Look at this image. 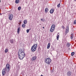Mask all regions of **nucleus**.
Masks as SVG:
<instances>
[{"label": "nucleus", "instance_id": "f257e3e1", "mask_svg": "<svg viewBox=\"0 0 76 76\" xmlns=\"http://www.w3.org/2000/svg\"><path fill=\"white\" fill-rule=\"evenodd\" d=\"M18 54L19 56V58L20 60H23V58L25 56V51L23 49L20 50L18 51Z\"/></svg>", "mask_w": 76, "mask_h": 76}, {"label": "nucleus", "instance_id": "f03ea898", "mask_svg": "<svg viewBox=\"0 0 76 76\" xmlns=\"http://www.w3.org/2000/svg\"><path fill=\"white\" fill-rule=\"evenodd\" d=\"M46 63L48 64V65H50V64L51 63V59L50 58H47L45 60Z\"/></svg>", "mask_w": 76, "mask_h": 76}, {"label": "nucleus", "instance_id": "7ed1b4c3", "mask_svg": "<svg viewBox=\"0 0 76 76\" xmlns=\"http://www.w3.org/2000/svg\"><path fill=\"white\" fill-rule=\"evenodd\" d=\"M54 28H55V25L53 24L52 25L51 28L50 29V31L52 32H53L54 30Z\"/></svg>", "mask_w": 76, "mask_h": 76}, {"label": "nucleus", "instance_id": "20e7f679", "mask_svg": "<svg viewBox=\"0 0 76 76\" xmlns=\"http://www.w3.org/2000/svg\"><path fill=\"white\" fill-rule=\"evenodd\" d=\"M69 31V26H66V30L65 31V35H67V34Z\"/></svg>", "mask_w": 76, "mask_h": 76}, {"label": "nucleus", "instance_id": "39448f33", "mask_svg": "<svg viewBox=\"0 0 76 76\" xmlns=\"http://www.w3.org/2000/svg\"><path fill=\"white\" fill-rule=\"evenodd\" d=\"M8 18L10 20H12L13 18V15L12 14H10L8 15Z\"/></svg>", "mask_w": 76, "mask_h": 76}, {"label": "nucleus", "instance_id": "423d86ee", "mask_svg": "<svg viewBox=\"0 0 76 76\" xmlns=\"http://www.w3.org/2000/svg\"><path fill=\"white\" fill-rule=\"evenodd\" d=\"M37 57L36 56H34L31 58V60L32 61H34L37 59Z\"/></svg>", "mask_w": 76, "mask_h": 76}, {"label": "nucleus", "instance_id": "0eeeda50", "mask_svg": "<svg viewBox=\"0 0 76 76\" xmlns=\"http://www.w3.org/2000/svg\"><path fill=\"white\" fill-rule=\"evenodd\" d=\"M2 74L3 76L6 74V69L5 68H4L2 70Z\"/></svg>", "mask_w": 76, "mask_h": 76}, {"label": "nucleus", "instance_id": "6e6552de", "mask_svg": "<svg viewBox=\"0 0 76 76\" xmlns=\"http://www.w3.org/2000/svg\"><path fill=\"white\" fill-rule=\"evenodd\" d=\"M67 76H70L72 75V72L70 71H68L67 73Z\"/></svg>", "mask_w": 76, "mask_h": 76}, {"label": "nucleus", "instance_id": "1a4fd4ad", "mask_svg": "<svg viewBox=\"0 0 76 76\" xmlns=\"http://www.w3.org/2000/svg\"><path fill=\"white\" fill-rule=\"evenodd\" d=\"M36 50H37V49L35 48L34 47H33V46H32L31 48V50L32 51H35Z\"/></svg>", "mask_w": 76, "mask_h": 76}, {"label": "nucleus", "instance_id": "9d476101", "mask_svg": "<svg viewBox=\"0 0 76 76\" xmlns=\"http://www.w3.org/2000/svg\"><path fill=\"white\" fill-rule=\"evenodd\" d=\"M6 68L10 69V65H9V64H7L6 65Z\"/></svg>", "mask_w": 76, "mask_h": 76}, {"label": "nucleus", "instance_id": "9b49d317", "mask_svg": "<svg viewBox=\"0 0 76 76\" xmlns=\"http://www.w3.org/2000/svg\"><path fill=\"white\" fill-rule=\"evenodd\" d=\"M33 47H34L35 48L37 49V44L33 45L32 46Z\"/></svg>", "mask_w": 76, "mask_h": 76}, {"label": "nucleus", "instance_id": "f8f14e48", "mask_svg": "<svg viewBox=\"0 0 76 76\" xmlns=\"http://www.w3.org/2000/svg\"><path fill=\"white\" fill-rule=\"evenodd\" d=\"M59 35H60V34L59 33H58V34H57L56 38L57 40H58L59 39Z\"/></svg>", "mask_w": 76, "mask_h": 76}, {"label": "nucleus", "instance_id": "ddd939ff", "mask_svg": "<svg viewBox=\"0 0 76 76\" xmlns=\"http://www.w3.org/2000/svg\"><path fill=\"white\" fill-rule=\"evenodd\" d=\"M48 8H46L45 9V13H48Z\"/></svg>", "mask_w": 76, "mask_h": 76}, {"label": "nucleus", "instance_id": "4468645a", "mask_svg": "<svg viewBox=\"0 0 76 76\" xmlns=\"http://www.w3.org/2000/svg\"><path fill=\"white\" fill-rule=\"evenodd\" d=\"M4 68L5 69V71H6V72H9V70H10V69L9 68Z\"/></svg>", "mask_w": 76, "mask_h": 76}, {"label": "nucleus", "instance_id": "2eb2a0df", "mask_svg": "<svg viewBox=\"0 0 76 76\" xmlns=\"http://www.w3.org/2000/svg\"><path fill=\"white\" fill-rule=\"evenodd\" d=\"M53 12H54V9H51L50 11V13H51V14L53 13Z\"/></svg>", "mask_w": 76, "mask_h": 76}, {"label": "nucleus", "instance_id": "dca6fc26", "mask_svg": "<svg viewBox=\"0 0 76 76\" xmlns=\"http://www.w3.org/2000/svg\"><path fill=\"white\" fill-rule=\"evenodd\" d=\"M50 43H49L47 46V49H49V48H50Z\"/></svg>", "mask_w": 76, "mask_h": 76}, {"label": "nucleus", "instance_id": "f3484780", "mask_svg": "<svg viewBox=\"0 0 76 76\" xmlns=\"http://www.w3.org/2000/svg\"><path fill=\"white\" fill-rule=\"evenodd\" d=\"M73 34L72 33L70 35V38L71 39H73Z\"/></svg>", "mask_w": 76, "mask_h": 76}, {"label": "nucleus", "instance_id": "a211bd4d", "mask_svg": "<svg viewBox=\"0 0 76 76\" xmlns=\"http://www.w3.org/2000/svg\"><path fill=\"white\" fill-rule=\"evenodd\" d=\"M66 46L67 47H69L70 46V43L67 42L66 43Z\"/></svg>", "mask_w": 76, "mask_h": 76}, {"label": "nucleus", "instance_id": "6ab92c4d", "mask_svg": "<svg viewBox=\"0 0 76 76\" xmlns=\"http://www.w3.org/2000/svg\"><path fill=\"white\" fill-rule=\"evenodd\" d=\"M27 20H24L23 21V23L24 24H26L27 23Z\"/></svg>", "mask_w": 76, "mask_h": 76}, {"label": "nucleus", "instance_id": "aec40b11", "mask_svg": "<svg viewBox=\"0 0 76 76\" xmlns=\"http://www.w3.org/2000/svg\"><path fill=\"white\" fill-rule=\"evenodd\" d=\"M20 31V27H19L18 28V31H17V32H18V34H19Z\"/></svg>", "mask_w": 76, "mask_h": 76}, {"label": "nucleus", "instance_id": "412c9836", "mask_svg": "<svg viewBox=\"0 0 76 76\" xmlns=\"http://www.w3.org/2000/svg\"><path fill=\"white\" fill-rule=\"evenodd\" d=\"M8 52V49H6L5 50V53H7Z\"/></svg>", "mask_w": 76, "mask_h": 76}, {"label": "nucleus", "instance_id": "4be33fe9", "mask_svg": "<svg viewBox=\"0 0 76 76\" xmlns=\"http://www.w3.org/2000/svg\"><path fill=\"white\" fill-rule=\"evenodd\" d=\"M26 26V25H25V24H23L22 25V28H25Z\"/></svg>", "mask_w": 76, "mask_h": 76}, {"label": "nucleus", "instance_id": "5701e85b", "mask_svg": "<svg viewBox=\"0 0 76 76\" xmlns=\"http://www.w3.org/2000/svg\"><path fill=\"white\" fill-rule=\"evenodd\" d=\"M10 43H13V39H12L11 40H10Z\"/></svg>", "mask_w": 76, "mask_h": 76}, {"label": "nucleus", "instance_id": "b1692460", "mask_svg": "<svg viewBox=\"0 0 76 76\" xmlns=\"http://www.w3.org/2000/svg\"><path fill=\"white\" fill-rule=\"evenodd\" d=\"M19 0H16L15 1V3H16V4H18V3H19Z\"/></svg>", "mask_w": 76, "mask_h": 76}, {"label": "nucleus", "instance_id": "393cba45", "mask_svg": "<svg viewBox=\"0 0 76 76\" xmlns=\"http://www.w3.org/2000/svg\"><path fill=\"white\" fill-rule=\"evenodd\" d=\"M75 55V52H72L71 53V56H73L74 55Z\"/></svg>", "mask_w": 76, "mask_h": 76}, {"label": "nucleus", "instance_id": "a878e982", "mask_svg": "<svg viewBox=\"0 0 76 76\" xmlns=\"http://www.w3.org/2000/svg\"><path fill=\"white\" fill-rule=\"evenodd\" d=\"M57 7H58V8L60 7V4H58L57 5Z\"/></svg>", "mask_w": 76, "mask_h": 76}, {"label": "nucleus", "instance_id": "bb28decb", "mask_svg": "<svg viewBox=\"0 0 76 76\" xmlns=\"http://www.w3.org/2000/svg\"><path fill=\"white\" fill-rule=\"evenodd\" d=\"M21 9V7H19L18 8V10H20Z\"/></svg>", "mask_w": 76, "mask_h": 76}, {"label": "nucleus", "instance_id": "cd10ccee", "mask_svg": "<svg viewBox=\"0 0 76 76\" xmlns=\"http://www.w3.org/2000/svg\"><path fill=\"white\" fill-rule=\"evenodd\" d=\"M26 32H27V33H28L29 32V29H27L26 30Z\"/></svg>", "mask_w": 76, "mask_h": 76}, {"label": "nucleus", "instance_id": "c85d7f7f", "mask_svg": "<svg viewBox=\"0 0 76 76\" xmlns=\"http://www.w3.org/2000/svg\"><path fill=\"white\" fill-rule=\"evenodd\" d=\"M74 25H75V24H76V20H74Z\"/></svg>", "mask_w": 76, "mask_h": 76}, {"label": "nucleus", "instance_id": "c756f323", "mask_svg": "<svg viewBox=\"0 0 76 76\" xmlns=\"http://www.w3.org/2000/svg\"><path fill=\"white\" fill-rule=\"evenodd\" d=\"M62 28H63V29H64V28H65L64 27V26H62Z\"/></svg>", "mask_w": 76, "mask_h": 76}, {"label": "nucleus", "instance_id": "7c9ffc66", "mask_svg": "<svg viewBox=\"0 0 76 76\" xmlns=\"http://www.w3.org/2000/svg\"><path fill=\"white\" fill-rule=\"evenodd\" d=\"M41 20L42 21V19H41Z\"/></svg>", "mask_w": 76, "mask_h": 76}, {"label": "nucleus", "instance_id": "2f4dec72", "mask_svg": "<svg viewBox=\"0 0 76 76\" xmlns=\"http://www.w3.org/2000/svg\"><path fill=\"white\" fill-rule=\"evenodd\" d=\"M43 29H44V27H43Z\"/></svg>", "mask_w": 76, "mask_h": 76}, {"label": "nucleus", "instance_id": "473e14b6", "mask_svg": "<svg viewBox=\"0 0 76 76\" xmlns=\"http://www.w3.org/2000/svg\"><path fill=\"white\" fill-rule=\"evenodd\" d=\"M29 31H30L31 30V28H30L29 29Z\"/></svg>", "mask_w": 76, "mask_h": 76}, {"label": "nucleus", "instance_id": "72a5a7b5", "mask_svg": "<svg viewBox=\"0 0 76 76\" xmlns=\"http://www.w3.org/2000/svg\"><path fill=\"white\" fill-rule=\"evenodd\" d=\"M1 2V0H0V3Z\"/></svg>", "mask_w": 76, "mask_h": 76}, {"label": "nucleus", "instance_id": "f704fd0d", "mask_svg": "<svg viewBox=\"0 0 76 76\" xmlns=\"http://www.w3.org/2000/svg\"><path fill=\"white\" fill-rule=\"evenodd\" d=\"M74 1H76V0H74Z\"/></svg>", "mask_w": 76, "mask_h": 76}, {"label": "nucleus", "instance_id": "c9c22d12", "mask_svg": "<svg viewBox=\"0 0 76 76\" xmlns=\"http://www.w3.org/2000/svg\"><path fill=\"white\" fill-rule=\"evenodd\" d=\"M39 22L38 21H37V23H38Z\"/></svg>", "mask_w": 76, "mask_h": 76}, {"label": "nucleus", "instance_id": "e433bc0d", "mask_svg": "<svg viewBox=\"0 0 76 76\" xmlns=\"http://www.w3.org/2000/svg\"><path fill=\"white\" fill-rule=\"evenodd\" d=\"M0 15H1V13H0Z\"/></svg>", "mask_w": 76, "mask_h": 76}, {"label": "nucleus", "instance_id": "4c0bfd02", "mask_svg": "<svg viewBox=\"0 0 76 76\" xmlns=\"http://www.w3.org/2000/svg\"><path fill=\"white\" fill-rule=\"evenodd\" d=\"M69 50H70V48H69Z\"/></svg>", "mask_w": 76, "mask_h": 76}, {"label": "nucleus", "instance_id": "58836bf2", "mask_svg": "<svg viewBox=\"0 0 76 76\" xmlns=\"http://www.w3.org/2000/svg\"><path fill=\"white\" fill-rule=\"evenodd\" d=\"M1 15H2V14H1Z\"/></svg>", "mask_w": 76, "mask_h": 76}]
</instances>
